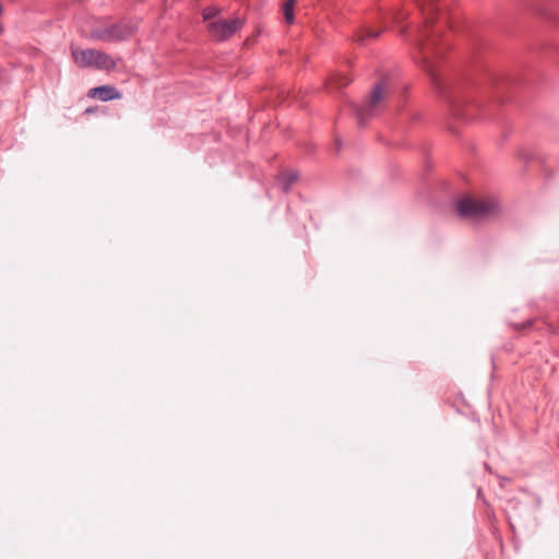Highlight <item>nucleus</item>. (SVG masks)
<instances>
[{
    "label": "nucleus",
    "instance_id": "f257e3e1",
    "mask_svg": "<svg viewBox=\"0 0 559 559\" xmlns=\"http://www.w3.org/2000/svg\"><path fill=\"white\" fill-rule=\"evenodd\" d=\"M424 15V25L413 40L414 59L430 75L436 88L450 105L453 114L461 119L477 118L480 104L466 96L461 88L448 86L437 73V60L441 58L448 44L442 39L443 22L439 21L438 0H416Z\"/></svg>",
    "mask_w": 559,
    "mask_h": 559
},
{
    "label": "nucleus",
    "instance_id": "f03ea898",
    "mask_svg": "<svg viewBox=\"0 0 559 559\" xmlns=\"http://www.w3.org/2000/svg\"><path fill=\"white\" fill-rule=\"evenodd\" d=\"M136 25L130 21L104 24L91 31V37L104 41L126 40L133 36Z\"/></svg>",
    "mask_w": 559,
    "mask_h": 559
},
{
    "label": "nucleus",
    "instance_id": "9b49d317",
    "mask_svg": "<svg viewBox=\"0 0 559 559\" xmlns=\"http://www.w3.org/2000/svg\"><path fill=\"white\" fill-rule=\"evenodd\" d=\"M295 1L296 0H286V2L283 5L285 21L288 24H293L295 21V15H294Z\"/></svg>",
    "mask_w": 559,
    "mask_h": 559
},
{
    "label": "nucleus",
    "instance_id": "9d476101",
    "mask_svg": "<svg viewBox=\"0 0 559 559\" xmlns=\"http://www.w3.org/2000/svg\"><path fill=\"white\" fill-rule=\"evenodd\" d=\"M296 180V173H284L278 176L277 183L281 187L282 191L287 193Z\"/></svg>",
    "mask_w": 559,
    "mask_h": 559
},
{
    "label": "nucleus",
    "instance_id": "6e6552de",
    "mask_svg": "<svg viewBox=\"0 0 559 559\" xmlns=\"http://www.w3.org/2000/svg\"><path fill=\"white\" fill-rule=\"evenodd\" d=\"M93 67L99 70H110L114 69L116 63L110 56L105 52L96 50V56H94Z\"/></svg>",
    "mask_w": 559,
    "mask_h": 559
},
{
    "label": "nucleus",
    "instance_id": "f8f14e48",
    "mask_svg": "<svg viewBox=\"0 0 559 559\" xmlns=\"http://www.w3.org/2000/svg\"><path fill=\"white\" fill-rule=\"evenodd\" d=\"M221 13V10L216 5H210L203 9L202 11V17L207 24L212 21H215V17L218 16Z\"/></svg>",
    "mask_w": 559,
    "mask_h": 559
},
{
    "label": "nucleus",
    "instance_id": "2eb2a0df",
    "mask_svg": "<svg viewBox=\"0 0 559 559\" xmlns=\"http://www.w3.org/2000/svg\"><path fill=\"white\" fill-rule=\"evenodd\" d=\"M85 112H86V114L93 112V109H92V108H87V109L85 110Z\"/></svg>",
    "mask_w": 559,
    "mask_h": 559
},
{
    "label": "nucleus",
    "instance_id": "39448f33",
    "mask_svg": "<svg viewBox=\"0 0 559 559\" xmlns=\"http://www.w3.org/2000/svg\"><path fill=\"white\" fill-rule=\"evenodd\" d=\"M243 25V22L236 17L233 20L216 19L207 24L209 35L216 41H225L234 36Z\"/></svg>",
    "mask_w": 559,
    "mask_h": 559
},
{
    "label": "nucleus",
    "instance_id": "0eeeda50",
    "mask_svg": "<svg viewBox=\"0 0 559 559\" xmlns=\"http://www.w3.org/2000/svg\"><path fill=\"white\" fill-rule=\"evenodd\" d=\"M94 56H96L95 49H72L73 60L80 68L93 67Z\"/></svg>",
    "mask_w": 559,
    "mask_h": 559
},
{
    "label": "nucleus",
    "instance_id": "ddd939ff",
    "mask_svg": "<svg viewBox=\"0 0 559 559\" xmlns=\"http://www.w3.org/2000/svg\"><path fill=\"white\" fill-rule=\"evenodd\" d=\"M352 82V79L347 75L336 74L333 76V83L337 87H345Z\"/></svg>",
    "mask_w": 559,
    "mask_h": 559
},
{
    "label": "nucleus",
    "instance_id": "4468645a",
    "mask_svg": "<svg viewBox=\"0 0 559 559\" xmlns=\"http://www.w3.org/2000/svg\"><path fill=\"white\" fill-rule=\"evenodd\" d=\"M391 16L394 21L397 22V21L404 19V13L401 10H395V11L391 12Z\"/></svg>",
    "mask_w": 559,
    "mask_h": 559
},
{
    "label": "nucleus",
    "instance_id": "1a4fd4ad",
    "mask_svg": "<svg viewBox=\"0 0 559 559\" xmlns=\"http://www.w3.org/2000/svg\"><path fill=\"white\" fill-rule=\"evenodd\" d=\"M382 31H372L369 27L361 28L355 37L357 44L365 46L369 39H376L379 37Z\"/></svg>",
    "mask_w": 559,
    "mask_h": 559
},
{
    "label": "nucleus",
    "instance_id": "423d86ee",
    "mask_svg": "<svg viewBox=\"0 0 559 559\" xmlns=\"http://www.w3.org/2000/svg\"><path fill=\"white\" fill-rule=\"evenodd\" d=\"M87 96L91 98H97L102 102H108L121 98V93L111 85H100L93 87L87 92Z\"/></svg>",
    "mask_w": 559,
    "mask_h": 559
},
{
    "label": "nucleus",
    "instance_id": "7ed1b4c3",
    "mask_svg": "<svg viewBox=\"0 0 559 559\" xmlns=\"http://www.w3.org/2000/svg\"><path fill=\"white\" fill-rule=\"evenodd\" d=\"M457 213L462 217L476 219L487 218L498 211V203L495 200H474L464 198L456 204Z\"/></svg>",
    "mask_w": 559,
    "mask_h": 559
},
{
    "label": "nucleus",
    "instance_id": "20e7f679",
    "mask_svg": "<svg viewBox=\"0 0 559 559\" xmlns=\"http://www.w3.org/2000/svg\"><path fill=\"white\" fill-rule=\"evenodd\" d=\"M384 88V82L377 83L371 92L370 97L364 104L353 106V110L360 127H362L366 121L376 115L379 103L383 98Z\"/></svg>",
    "mask_w": 559,
    "mask_h": 559
}]
</instances>
